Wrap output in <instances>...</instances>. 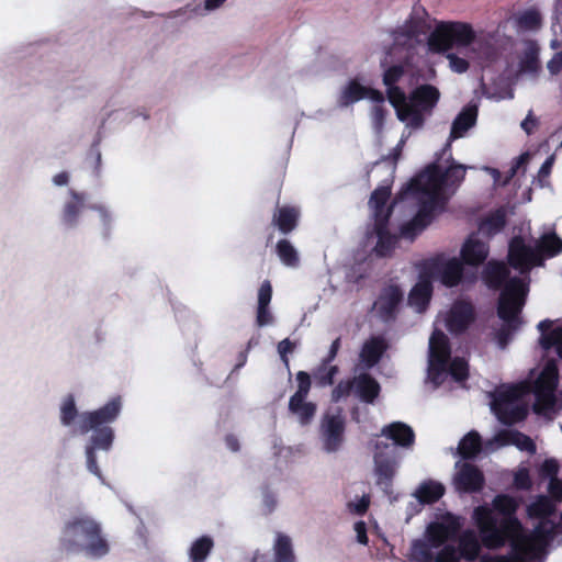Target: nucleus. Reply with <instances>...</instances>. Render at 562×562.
<instances>
[{
  "instance_id": "nucleus-1",
  "label": "nucleus",
  "mask_w": 562,
  "mask_h": 562,
  "mask_svg": "<svg viewBox=\"0 0 562 562\" xmlns=\"http://www.w3.org/2000/svg\"><path fill=\"white\" fill-rule=\"evenodd\" d=\"M519 502L508 494H498L492 501V507L477 506L473 519L483 547L498 550L505 542L503 536L520 530L522 522L517 517Z\"/></svg>"
},
{
  "instance_id": "nucleus-2",
  "label": "nucleus",
  "mask_w": 562,
  "mask_h": 562,
  "mask_svg": "<svg viewBox=\"0 0 562 562\" xmlns=\"http://www.w3.org/2000/svg\"><path fill=\"white\" fill-rule=\"evenodd\" d=\"M60 547L68 553L85 552L94 559L102 558L110 551L100 524L89 517H76L65 525Z\"/></svg>"
},
{
  "instance_id": "nucleus-3",
  "label": "nucleus",
  "mask_w": 562,
  "mask_h": 562,
  "mask_svg": "<svg viewBox=\"0 0 562 562\" xmlns=\"http://www.w3.org/2000/svg\"><path fill=\"white\" fill-rule=\"evenodd\" d=\"M415 199L419 207L415 216L401 227L404 237L413 238L423 232L434 220L435 212L440 206V192L432 190L428 183L420 181L415 183V177L402 188L396 200Z\"/></svg>"
},
{
  "instance_id": "nucleus-4",
  "label": "nucleus",
  "mask_w": 562,
  "mask_h": 562,
  "mask_svg": "<svg viewBox=\"0 0 562 562\" xmlns=\"http://www.w3.org/2000/svg\"><path fill=\"white\" fill-rule=\"evenodd\" d=\"M440 99L439 90L429 83H423L413 89L404 100L394 108L397 119L406 122L412 128H422L426 116H430Z\"/></svg>"
},
{
  "instance_id": "nucleus-5",
  "label": "nucleus",
  "mask_w": 562,
  "mask_h": 562,
  "mask_svg": "<svg viewBox=\"0 0 562 562\" xmlns=\"http://www.w3.org/2000/svg\"><path fill=\"white\" fill-rule=\"evenodd\" d=\"M525 392L524 385H507L493 393L491 408L503 425L512 426L526 419L527 405L517 403Z\"/></svg>"
},
{
  "instance_id": "nucleus-6",
  "label": "nucleus",
  "mask_w": 562,
  "mask_h": 562,
  "mask_svg": "<svg viewBox=\"0 0 562 562\" xmlns=\"http://www.w3.org/2000/svg\"><path fill=\"white\" fill-rule=\"evenodd\" d=\"M474 40L475 32L469 23L442 22L430 33L428 46L434 53H443L453 46H469Z\"/></svg>"
},
{
  "instance_id": "nucleus-7",
  "label": "nucleus",
  "mask_w": 562,
  "mask_h": 562,
  "mask_svg": "<svg viewBox=\"0 0 562 562\" xmlns=\"http://www.w3.org/2000/svg\"><path fill=\"white\" fill-rule=\"evenodd\" d=\"M422 268L424 276L438 280L446 288L458 286L463 280L473 282L476 279L474 272L470 276L465 273L464 265L459 258H446L443 254L428 259Z\"/></svg>"
},
{
  "instance_id": "nucleus-8",
  "label": "nucleus",
  "mask_w": 562,
  "mask_h": 562,
  "mask_svg": "<svg viewBox=\"0 0 562 562\" xmlns=\"http://www.w3.org/2000/svg\"><path fill=\"white\" fill-rule=\"evenodd\" d=\"M527 284L517 277L508 280L497 302V316L503 322L522 324L521 312L526 303Z\"/></svg>"
},
{
  "instance_id": "nucleus-9",
  "label": "nucleus",
  "mask_w": 562,
  "mask_h": 562,
  "mask_svg": "<svg viewBox=\"0 0 562 562\" xmlns=\"http://www.w3.org/2000/svg\"><path fill=\"white\" fill-rule=\"evenodd\" d=\"M467 167L461 164H451L446 170L437 164L428 165L415 176V183L425 181L432 190L441 192L442 187H459L465 178Z\"/></svg>"
},
{
  "instance_id": "nucleus-10",
  "label": "nucleus",
  "mask_w": 562,
  "mask_h": 562,
  "mask_svg": "<svg viewBox=\"0 0 562 562\" xmlns=\"http://www.w3.org/2000/svg\"><path fill=\"white\" fill-rule=\"evenodd\" d=\"M346 420L341 409L336 413H325L321 420L319 432L323 448L327 452H336L345 440Z\"/></svg>"
},
{
  "instance_id": "nucleus-11",
  "label": "nucleus",
  "mask_w": 562,
  "mask_h": 562,
  "mask_svg": "<svg viewBox=\"0 0 562 562\" xmlns=\"http://www.w3.org/2000/svg\"><path fill=\"white\" fill-rule=\"evenodd\" d=\"M503 537L505 542L501 546V549L509 544L508 554L483 557L481 562H529L531 553L530 537L525 533L524 526L519 531Z\"/></svg>"
},
{
  "instance_id": "nucleus-12",
  "label": "nucleus",
  "mask_w": 562,
  "mask_h": 562,
  "mask_svg": "<svg viewBox=\"0 0 562 562\" xmlns=\"http://www.w3.org/2000/svg\"><path fill=\"white\" fill-rule=\"evenodd\" d=\"M451 358V347L445 333L434 330L429 339V374L432 380L439 378L447 371Z\"/></svg>"
},
{
  "instance_id": "nucleus-13",
  "label": "nucleus",
  "mask_w": 562,
  "mask_h": 562,
  "mask_svg": "<svg viewBox=\"0 0 562 562\" xmlns=\"http://www.w3.org/2000/svg\"><path fill=\"white\" fill-rule=\"evenodd\" d=\"M461 529L459 517L447 513L439 521L431 522L426 530L427 540L434 548H439L448 540L457 539Z\"/></svg>"
},
{
  "instance_id": "nucleus-14",
  "label": "nucleus",
  "mask_w": 562,
  "mask_h": 562,
  "mask_svg": "<svg viewBox=\"0 0 562 562\" xmlns=\"http://www.w3.org/2000/svg\"><path fill=\"white\" fill-rule=\"evenodd\" d=\"M476 318L473 303L468 300H457L447 316V329L453 335L463 334Z\"/></svg>"
},
{
  "instance_id": "nucleus-15",
  "label": "nucleus",
  "mask_w": 562,
  "mask_h": 562,
  "mask_svg": "<svg viewBox=\"0 0 562 562\" xmlns=\"http://www.w3.org/2000/svg\"><path fill=\"white\" fill-rule=\"evenodd\" d=\"M403 300L404 293L402 289L396 284H389L381 290L373 307L383 322H392L397 317Z\"/></svg>"
},
{
  "instance_id": "nucleus-16",
  "label": "nucleus",
  "mask_w": 562,
  "mask_h": 562,
  "mask_svg": "<svg viewBox=\"0 0 562 562\" xmlns=\"http://www.w3.org/2000/svg\"><path fill=\"white\" fill-rule=\"evenodd\" d=\"M122 408L121 397H114L97 411L86 413L80 423L81 434H87L92 428L109 426L114 422Z\"/></svg>"
},
{
  "instance_id": "nucleus-17",
  "label": "nucleus",
  "mask_w": 562,
  "mask_h": 562,
  "mask_svg": "<svg viewBox=\"0 0 562 562\" xmlns=\"http://www.w3.org/2000/svg\"><path fill=\"white\" fill-rule=\"evenodd\" d=\"M362 99H369L373 103L385 102V95L382 91L361 85L358 79H351L347 82L338 97L340 108H347Z\"/></svg>"
},
{
  "instance_id": "nucleus-18",
  "label": "nucleus",
  "mask_w": 562,
  "mask_h": 562,
  "mask_svg": "<svg viewBox=\"0 0 562 562\" xmlns=\"http://www.w3.org/2000/svg\"><path fill=\"white\" fill-rule=\"evenodd\" d=\"M374 452V472L376 475V484L383 486L384 492H387L392 486L393 479L396 472V462L393 458L386 456L382 449H390V445L376 441Z\"/></svg>"
},
{
  "instance_id": "nucleus-19",
  "label": "nucleus",
  "mask_w": 562,
  "mask_h": 562,
  "mask_svg": "<svg viewBox=\"0 0 562 562\" xmlns=\"http://www.w3.org/2000/svg\"><path fill=\"white\" fill-rule=\"evenodd\" d=\"M477 120V108L476 105H467L461 112L456 116L452 122L451 131L449 135V139L440 154L438 155V160L442 158V156L450 150L451 142L461 138L465 135V133L475 125Z\"/></svg>"
},
{
  "instance_id": "nucleus-20",
  "label": "nucleus",
  "mask_w": 562,
  "mask_h": 562,
  "mask_svg": "<svg viewBox=\"0 0 562 562\" xmlns=\"http://www.w3.org/2000/svg\"><path fill=\"white\" fill-rule=\"evenodd\" d=\"M485 483L483 472L474 464L464 462L454 476V485L459 492H480Z\"/></svg>"
},
{
  "instance_id": "nucleus-21",
  "label": "nucleus",
  "mask_w": 562,
  "mask_h": 562,
  "mask_svg": "<svg viewBox=\"0 0 562 562\" xmlns=\"http://www.w3.org/2000/svg\"><path fill=\"white\" fill-rule=\"evenodd\" d=\"M538 260L537 252L525 244V240L516 236L509 243L508 262L514 269L525 271Z\"/></svg>"
},
{
  "instance_id": "nucleus-22",
  "label": "nucleus",
  "mask_w": 562,
  "mask_h": 562,
  "mask_svg": "<svg viewBox=\"0 0 562 562\" xmlns=\"http://www.w3.org/2000/svg\"><path fill=\"white\" fill-rule=\"evenodd\" d=\"M404 75L405 68L403 65H392L382 75V82L386 87L384 95L393 108H397L398 102L404 100L405 91L397 85Z\"/></svg>"
},
{
  "instance_id": "nucleus-23",
  "label": "nucleus",
  "mask_w": 562,
  "mask_h": 562,
  "mask_svg": "<svg viewBox=\"0 0 562 562\" xmlns=\"http://www.w3.org/2000/svg\"><path fill=\"white\" fill-rule=\"evenodd\" d=\"M490 247L485 241H482L473 236H470L463 243L460 250V260L463 265L471 267H479L488 257Z\"/></svg>"
},
{
  "instance_id": "nucleus-24",
  "label": "nucleus",
  "mask_w": 562,
  "mask_h": 562,
  "mask_svg": "<svg viewBox=\"0 0 562 562\" xmlns=\"http://www.w3.org/2000/svg\"><path fill=\"white\" fill-rule=\"evenodd\" d=\"M301 212L300 209L293 205L277 206L271 224L278 228L282 235L291 234L299 226Z\"/></svg>"
},
{
  "instance_id": "nucleus-25",
  "label": "nucleus",
  "mask_w": 562,
  "mask_h": 562,
  "mask_svg": "<svg viewBox=\"0 0 562 562\" xmlns=\"http://www.w3.org/2000/svg\"><path fill=\"white\" fill-rule=\"evenodd\" d=\"M389 344L383 336H372L362 345L360 361L366 368L371 369L380 362Z\"/></svg>"
},
{
  "instance_id": "nucleus-26",
  "label": "nucleus",
  "mask_w": 562,
  "mask_h": 562,
  "mask_svg": "<svg viewBox=\"0 0 562 562\" xmlns=\"http://www.w3.org/2000/svg\"><path fill=\"white\" fill-rule=\"evenodd\" d=\"M431 279L423 274L420 269V280L412 288L408 294V304L416 307L418 312H424L428 307L432 295Z\"/></svg>"
},
{
  "instance_id": "nucleus-27",
  "label": "nucleus",
  "mask_w": 562,
  "mask_h": 562,
  "mask_svg": "<svg viewBox=\"0 0 562 562\" xmlns=\"http://www.w3.org/2000/svg\"><path fill=\"white\" fill-rule=\"evenodd\" d=\"M553 322L551 319H543L537 328L541 333L539 345L544 350H550L555 347L557 355L562 359V326L551 329Z\"/></svg>"
},
{
  "instance_id": "nucleus-28",
  "label": "nucleus",
  "mask_w": 562,
  "mask_h": 562,
  "mask_svg": "<svg viewBox=\"0 0 562 562\" xmlns=\"http://www.w3.org/2000/svg\"><path fill=\"white\" fill-rule=\"evenodd\" d=\"M381 434L400 447L408 448L415 442L414 430L402 422H394L384 426Z\"/></svg>"
},
{
  "instance_id": "nucleus-29",
  "label": "nucleus",
  "mask_w": 562,
  "mask_h": 562,
  "mask_svg": "<svg viewBox=\"0 0 562 562\" xmlns=\"http://www.w3.org/2000/svg\"><path fill=\"white\" fill-rule=\"evenodd\" d=\"M356 394L368 404H373L380 394L381 386L379 382L369 373H361L353 378Z\"/></svg>"
},
{
  "instance_id": "nucleus-30",
  "label": "nucleus",
  "mask_w": 562,
  "mask_h": 562,
  "mask_svg": "<svg viewBox=\"0 0 562 562\" xmlns=\"http://www.w3.org/2000/svg\"><path fill=\"white\" fill-rule=\"evenodd\" d=\"M559 383V369L554 360H549L533 382L532 391L555 394Z\"/></svg>"
},
{
  "instance_id": "nucleus-31",
  "label": "nucleus",
  "mask_w": 562,
  "mask_h": 562,
  "mask_svg": "<svg viewBox=\"0 0 562 562\" xmlns=\"http://www.w3.org/2000/svg\"><path fill=\"white\" fill-rule=\"evenodd\" d=\"M509 271L503 262L490 261L482 273L485 284L493 290L504 289L508 282Z\"/></svg>"
},
{
  "instance_id": "nucleus-32",
  "label": "nucleus",
  "mask_w": 562,
  "mask_h": 562,
  "mask_svg": "<svg viewBox=\"0 0 562 562\" xmlns=\"http://www.w3.org/2000/svg\"><path fill=\"white\" fill-rule=\"evenodd\" d=\"M307 397H290L288 409L295 416L302 426H307L312 423L316 415L317 405L308 402Z\"/></svg>"
},
{
  "instance_id": "nucleus-33",
  "label": "nucleus",
  "mask_w": 562,
  "mask_h": 562,
  "mask_svg": "<svg viewBox=\"0 0 562 562\" xmlns=\"http://www.w3.org/2000/svg\"><path fill=\"white\" fill-rule=\"evenodd\" d=\"M458 538V552L460 559L463 558L468 561H474L479 558L481 552L482 541L477 539L475 532L471 529L463 531Z\"/></svg>"
},
{
  "instance_id": "nucleus-34",
  "label": "nucleus",
  "mask_w": 562,
  "mask_h": 562,
  "mask_svg": "<svg viewBox=\"0 0 562 562\" xmlns=\"http://www.w3.org/2000/svg\"><path fill=\"white\" fill-rule=\"evenodd\" d=\"M507 223L506 211L503 206L492 211L485 217H483L479 223V231L492 237L499 233Z\"/></svg>"
},
{
  "instance_id": "nucleus-35",
  "label": "nucleus",
  "mask_w": 562,
  "mask_h": 562,
  "mask_svg": "<svg viewBox=\"0 0 562 562\" xmlns=\"http://www.w3.org/2000/svg\"><path fill=\"white\" fill-rule=\"evenodd\" d=\"M496 439L504 446L513 445L521 451H527L530 453L536 451V445L533 440L529 436L518 430H503L497 435Z\"/></svg>"
},
{
  "instance_id": "nucleus-36",
  "label": "nucleus",
  "mask_w": 562,
  "mask_h": 562,
  "mask_svg": "<svg viewBox=\"0 0 562 562\" xmlns=\"http://www.w3.org/2000/svg\"><path fill=\"white\" fill-rule=\"evenodd\" d=\"M70 195L72 199L66 202L63 209L61 220L65 225L72 227L77 224L79 214L83 207L85 196L74 190H70Z\"/></svg>"
},
{
  "instance_id": "nucleus-37",
  "label": "nucleus",
  "mask_w": 562,
  "mask_h": 562,
  "mask_svg": "<svg viewBox=\"0 0 562 562\" xmlns=\"http://www.w3.org/2000/svg\"><path fill=\"white\" fill-rule=\"evenodd\" d=\"M482 450V438L475 430L469 431L459 442L458 452L464 460L474 459Z\"/></svg>"
},
{
  "instance_id": "nucleus-38",
  "label": "nucleus",
  "mask_w": 562,
  "mask_h": 562,
  "mask_svg": "<svg viewBox=\"0 0 562 562\" xmlns=\"http://www.w3.org/2000/svg\"><path fill=\"white\" fill-rule=\"evenodd\" d=\"M554 510L555 506L553 502L546 495L537 496L536 499L527 506V515L530 518L540 520L549 519Z\"/></svg>"
},
{
  "instance_id": "nucleus-39",
  "label": "nucleus",
  "mask_w": 562,
  "mask_h": 562,
  "mask_svg": "<svg viewBox=\"0 0 562 562\" xmlns=\"http://www.w3.org/2000/svg\"><path fill=\"white\" fill-rule=\"evenodd\" d=\"M445 494V486L435 481H428L420 484L415 496L422 504H434Z\"/></svg>"
},
{
  "instance_id": "nucleus-40",
  "label": "nucleus",
  "mask_w": 562,
  "mask_h": 562,
  "mask_svg": "<svg viewBox=\"0 0 562 562\" xmlns=\"http://www.w3.org/2000/svg\"><path fill=\"white\" fill-rule=\"evenodd\" d=\"M424 22L411 18L405 24L394 32V41L397 44H406V42L417 38L424 32Z\"/></svg>"
},
{
  "instance_id": "nucleus-41",
  "label": "nucleus",
  "mask_w": 562,
  "mask_h": 562,
  "mask_svg": "<svg viewBox=\"0 0 562 562\" xmlns=\"http://www.w3.org/2000/svg\"><path fill=\"white\" fill-rule=\"evenodd\" d=\"M274 562H295L291 538L278 532L273 544Z\"/></svg>"
},
{
  "instance_id": "nucleus-42",
  "label": "nucleus",
  "mask_w": 562,
  "mask_h": 562,
  "mask_svg": "<svg viewBox=\"0 0 562 562\" xmlns=\"http://www.w3.org/2000/svg\"><path fill=\"white\" fill-rule=\"evenodd\" d=\"M214 548V541L210 536H202L194 540L189 550L191 562H205Z\"/></svg>"
},
{
  "instance_id": "nucleus-43",
  "label": "nucleus",
  "mask_w": 562,
  "mask_h": 562,
  "mask_svg": "<svg viewBox=\"0 0 562 562\" xmlns=\"http://www.w3.org/2000/svg\"><path fill=\"white\" fill-rule=\"evenodd\" d=\"M91 430H93V434L87 448L109 450L114 439L113 429L110 426H99Z\"/></svg>"
},
{
  "instance_id": "nucleus-44",
  "label": "nucleus",
  "mask_w": 562,
  "mask_h": 562,
  "mask_svg": "<svg viewBox=\"0 0 562 562\" xmlns=\"http://www.w3.org/2000/svg\"><path fill=\"white\" fill-rule=\"evenodd\" d=\"M276 251L281 262L286 267L295 268L300 263V257L290 240L282 238L276 245Z\"/></svg>"
},
{
  "instance_id": "nucleus-45",
  "label": "nucleus",
  "mask_w": 562,
  "mask_h": 562,
  "mask_svg": "<svg viewBox=\"0 0 562 562\" xmlns=\"http://www.w3.org/2000/svg\"><path fill=\"white\" fill-rule=\"evenodd\" d=\"M554 522L550 519L540 520L535 527L530 537V541H535L540 546H548L555 538Z\"/></svg>"
},
{
  "instance_id": "nucleus-46",
  "label": "nucleus",
  "mask_w": 562,
  "mask_h": 562,
  "mask_svg": "<svg viewBox=\"0 0 562 562\" xmlns=\"http://www.w3.org/2000/svg\"><path fill=\"white\" fill-rule=\"evenodd\" d=\"M538 250L547 257H554L562 252V239L555 233L544 234L538 244Z\"/></svg>"
},
{
  "instance_id": "nucleus-47",
  "label": "nucleus",
  "mask_w": 562,
  "mask_h": 562,
  "mask_svg": "<svg viewBox=\"0 0 562 562\" xmlns=\"http://www.w3.org/2000/svg\"><path fill=\"white\" fill-rule=\"evenodd\" d=\"M378 235V241L374 247V251L380 257L390 256L394 250L397 238L390 234L389 229L375 231Z\"/></svg>"
},
{
  "instance_id": "nucleus-48",
  "label": "nucleus",
  "mask_w": 562,
  "mask_h": 562,
  "mask_svg": "<svg viewBox=\"0 0 562 562\" xmlns=\"http://www.w3.org/2000/svg\"><path fill=\"white\" fill-rule=\"evenodd\" d=\"M535 394V403L532 409L538 415H547L552 412L555 406V394L532 391Z\"/></svg>"
},
{
  "instance_id": "nucleus-49",
  "label": "nucleus",
  "mask_w": 562,
  "mask_h": 562,
  "mask_svg": "<svg viewBox=\"0 0 562 562\" xmlns=\"http://www.w3.org/2000/svg\"><path fill=\"white\" fill-rule=\"evenodd\" d=\"M339 369L337 366L325 364L324 361L314 371L313 376L318 386H329L334 384V380Z\"/></svg>"
},
{
  "instance_id": "nucleus-50",
  "label": "nucleus",
  "mask_w": 562,
  "mask_h": 562,
  "mask_svg": "<svg viewBox=\"0 0 562 562\" xmlns=\"http://www.w3.org/2000/svg\"><path fill=\"white\" fill-rule=\"evenodd\" d=\"M522 324L514 322H503L502 326L494 334V338L501 349H505L510 342L513 335Z\"/></svg>"
},
{
  "instance_id": "nucleus-51",
  "label": "nucleus",
  "mask_w": 562,
  "mask_h": 562,
  "mask_svg": "<svg viewBox=\"0 0 562 562\" xmlns=\"http://www.w3.org/2000/svg\"><path fill=\"white\" fill-rule=\"evenodd\" d=\"M541 15L537 10L530 9L520 13L517 18V26L525 31H535L541 26Z\"/></svg>"
},
{
  "instance_id": "nucleus-52",
  "label": "nucleus",
  "mask_w": 562,
  "mask_h": 562,
  "mask_svg": "<svg viewBox=\"0 0 562 562\" xmlns=\"http://www.w3.org/2000/svg\"><path fill=\"white\" fill-rule=\"evenodd\" d=\"M447 371L458 382H463L469 378V364L460 357H456L448 362Z\"/></svg>"
},
{
  "instance_id": "nucleus-53",
  "label": "nucleus",
  "mask_w": 562,
  "mask_h": 562,
  "mask_svg": "<svg viewBox=\"0 0 562 562\" xmlns=\"http://www.w3.org/2000/svg\"><path fill=\"white\" fill-rule=\"evenodd\" d=\"M431 548L434 547L429 542L427 543L423 540H416L412 546V555L419 562H432L434 553Z\"/></svg>"
},
{
  "instance_id": "nucleus-54",
  "label": "nucleus",
  "mask_w": 562,
  "mask_h": 562,
  "mask_svg": "<svg viewBox=\"0 0 562 562\" xmlns=\"http://www.w3.org/2000/svg\"><path fill=\"white\" fill-rule=\"evenodd\" d=\"M389 112L384 106V102L374 103L370 109V117L373 128L376 132H381L384 128L386 116Z\"/></svg>"
},
{
  "instance_id": "nucleus-55",
  "label": "nucleus",
  "mask_w": 562,
  "mask_h": 562,
  "mask_svg": "<svg viewBox=\"0 0 562 562\" xmlns=\"http://www.w3.org/2000/svg\"><path fill=\"white\" fill-rule=\"evenodd\" d=\"M390 196L391 184H381L371 193L369 204L371 207H386Z\"/></svg>"
},
{
  "instance_id": "nucleus-56",
  "label": "nucleus",
  "mask_w": 562,
  "mask_h": 562,
  "mask_svg": "<svg viewBox=\"0 0 562 562\" xmlns=\"http://www.w3.org/2000/svg\"><path fill=\"white\" fill-rule=\"evenodd\" d=\"M77 407L75 404V400L71 395H69L63 403L60 408V420L63 425H70L75 418L77 417Z\"/></svg>"
},
{
  "instance_id": "nucleus-57",
  "label": "nucleus",
  "mask_w": 562,
  "mask_h": 562,
  "mask_svg": "<svg viewBox=\"0 0 562 562\" xmlns=\"http://www.w3.org/2000/svg\"><path fill=\"white\" fill-rule=\"evenodd\" d=\"M374 216V231L389 229V221L392 215V207H372Z\"/></svg>"
},
{
  "instance_id": "nucleus-58",
  "label": "nucleus",
  "mask_w": 562,
  "mask_h": 562,
  "mask_svg": "<svg viewBox=\"0 0 562 562\" xmlns=\"http://www.w3.org/2000/svg\"><path fill=\"white\" fill-rule=\"evenodd\" d=\"M297 390L291 397H307L311 391V376L305 371L296 373Z\"/></svg>"
},
{
  "instance_id": "nucleus-59",
  "label": "nucleus",
  "mask_w": 562,
  "mask_h": 562,
  "mask_svg": "<svg viewBox=\"0 0 562 562\" xmlns=\"http://www.w3.org/2000/svg\"><path fill=\"white\" fill-rule=\"evenodd\" d=\"M434 562H460V554L456 547L451 544L445 546L436 557Z\"/></svg>"
},
{
  "instance_id": "nucleus-60",
  "label": "nucleus",
  "mask_w": 562,
  "mask_h": 562,
  "mask_svg": "<svg viewBox=\"0 0 562 562\" xmlns=\"http://www.w3.org/2000/svg\"><path fill=\"white\" fill-rule=\"evenodd\" d=\"M355 386L353 379L340 381L331 392V400L338 402L344 397H347Z\"/></svg>"
},
{
  "instance_id": "nucleus-61",
  "label": "nucleus",
  "mask_w": 562,
  "mask_h": 562,
  "mask_svg": "<svg viewBox=\"0 0 562 562\" xmlns=\"http://www.w3.org/2000/svg\"><path fill=\"white\" fill-rule=\"evenodd\" d=\"M559 463L554 459H547L540 467L539 474L542 479H558Z\"/></svg>"
},
{
  "instance_id": "nucleus-62",
  "label": "nucleus",
  "mask_w": 562,
  "mask_h": 562,
  "mask_svg": "<svg viewBox=\"0 0 562 562\" xmlns=\"http://www.w3.org/2000/svg\"><path fill=\"white\" fill-rule=\"evenodd\" d=\"M514 485L517 490L521 491H528L531 488L532 482L527 469H520L515 473Z\"/></svg>"
},
{
  "instance_id": "nucleus-63",
  "label": "nucleus",
  "mask_w": 562,
  "mask_h": 562,
  "mask_svg": "<svg viewBox=\"0 0 562 562\" xmlns=\"http://www.w3.org/2000/svg\"><path fill=\"white\" fill-rule=\"evenodd\" d=\"M520 68L525 72H537L540 68L537 53H527L520 63Z\"/></svg>"
},
{
  "instance_id": "nucleus-64",
  "label": "nucleus",
  "mask_w": 562,
  "mask_h": 562,
  "mask_svg": "<svg viewBox=\"0 0 562 562\" xmlns=\"http://www.w3.org/2000/svg\"><path fill=\"white\" fill-rule=\"evenodd\" d=\"M272 299V285L265 280L258 290V306H269Z\"/></svg>"
}]
</instances>
